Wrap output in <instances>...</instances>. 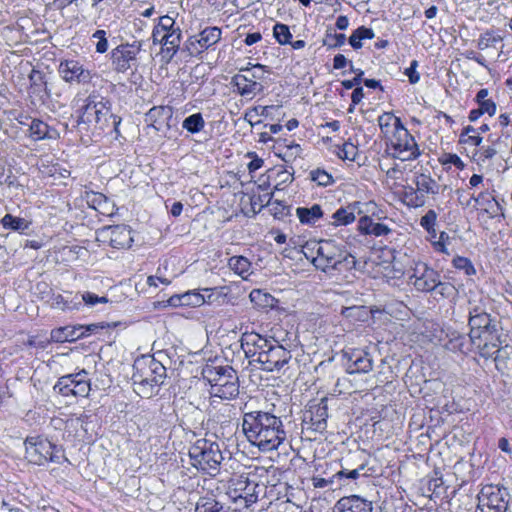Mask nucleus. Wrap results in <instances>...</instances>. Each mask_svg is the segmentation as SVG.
Returning <instances> with one entry per match:
<instances>
[{
	"label": "nucleus",
	"instance_id": "obj_1",
	"mask_svg": "<svg viewBox=\"0 0 512 512\" xmlns=\"http://www.w3.org/2000/svg\"><path fill=\"white\" fill-rule=\"evenodd\" d=\"M242 431L247 440L262 452L278 449L286 439L281 418L262 410L243 414Z\"/></svg>",
	"mask_w": 512,
	"mask_h": 512
},
{
	"label": "nucleus",
	"instance_id": "obj_2",
	"mask_svg": "<svg viewBox=\"0 0 512 512\" xmlns=\"http://www.w3.org/2000/svg\"><path fill=\"white\" fill-rule=\"evenodd\" d=\"M254 475L241 474L228 481L226 495L231 501V508L236 512H253L254 505L267 496V486L257 482Z\"/></svg>",
	"mask_w": 512,
	"mask_h": 512
},
{
	"label": "nucleus",
	"instance_id": "obj_3",
	"mask_svg": "<svg viewBox=\"0 0 512 512\" xmlns=\"http://www.w3.org/2000/svg\"><path fill=\"white\" fill-rule=\"evenodd\" d=\"M166 378V368L152 356L137 358L133 364L132 384L136 394L152 398L160 391Z\"/></svg>",
	"mask_w": 512,
	"mask_h": 512
},
{
	"label": "nucleus",
	"instance_id": "obj_4",
	"mask_svg": "<svg viewBox=\"0 0 512 512\" xmlns=\"http://www.w3.org/2000/svg\"><path fill=\"white\" fill-rule=\"evenodd\" d=\"M202 375L210 384L209 392L212 397L230 400L238 395V377L232 367L207 365Z\"/></svg>",
	"mask_w": 512,
	"mask_h": 512
},
{
	"label": "nucleus",
	"instance_id": "obj_5",
	"mask_svg": "<svg viewBox=\"0 0 512 512\" xmlns=\"http://www.w3.org/2000/svg\"><path fill=\"white\" fill-rule=\"evenodd\" d=\"M313 265L325 273L342 271L345 265H354V258L348 255L332 240H323L317 244Z\"/></svg>",
	"mask_w": 512,
	"mask_h": 512
},
{
	"label": "nucleus",
	"instance_id": "obj_6",
	"mask_svg": "<svg viewBox=\"0 0 512 512\" xmlns=\"http://www.w3.org/2000/svg\"><path fill=\"white\" fill-rule=\"evenodd\" d=\"M24 444L26 459L32 464L40 466L48 462L57 464L68 462L63 449L46 438L41 436L27 437Z\"/></svg>",
	"mask_w": 512,
	"mask_h": 512
},
{
	"label": "nucleus",
	"instance_id": "obj_7",
	"mask_svg": "<svg viewBox=\"0 0 512 512\" xmlns=\"http://www.w3.org/2000/svg\"><path fill=\"white\" fill-rule=\"evenodd\" d=\"M193 466L208 474L215 473L223 460L219 445L206 439L198 440L190 449Z\"/></svg>",
	"mask_w": 512,
	"mask_h": 512
},
{
	"label": "nucleus",
	"instance_id": "obj_8",
	"mask_svg": "<svg viewBox=\"0 0 512 512\" xmlns=\"http://www.w3.org/2000/svg\"><path fill=\"white\" fill-rule=\"evenodd\" d=\"M387 150L393 158L401 161L414 160L420 155L414 137L404 126L387 139Z\"/></svg>",
	"mask_w": 512,
	"mask_h": 512
},
{
	"label": "nucleus",
	"instance_id": "obj_9",
	"mask_svg": "<svg viewBox=\"0 0 512 512\" xmlns=\"http://www.w3.org/2000/svg\"><path fill=\"white\" fill-rule=\"evenodd\" d=\"M410 280L418 291L430 292L439 289V293L449 294L454 287L449 283H442L440 275L434 269L428 267L425 263H416Z\"/></svg>",
	"mask_w": 512,
	"mask_h": 512
},
{
	"label": "nucleus",
	"instance_id": "obj_10",
	"mask_svg": "<svg viewBox=\"0 0 512 512\" xmlns=\"http://www.w3.org/2000/svg\"><path fill=\"white\" fill-rule=\"evenodd\" d=\"M54 390L64 397H87L91 390L87 371L81 370L78 373L60 377Z\"/></svg>",
	"mask_w": 512,
	"mask_h": 512
},
{
	"label": "nucleus",
	"instance_id": "obj_11",
	"mask_svg": "<svg viewBox=\"0 0 512 512\" xmlns=\"http://www.w3.org/2000/svg\"><path fill=\"white\" fill-rule=\"evenodd\" d=\"M85 102L78 123H94L104 128L111 117L109 102L95 94L89 95Z\"/></svg>",
	"mask_w": 512,
	"mask_h": 512
},
{
	"label": "nucleus",
	"instance_id": "obj_12",
	"mask_svg": "<svg viewBox=\"0 0 512 512\" xmlns=\"http://www.w3.org/2000/svg\"><path fill=\"white\" fill-rule=\"evenodd\" d=\"M508 496L505 488L486 485L478 495V506L475 512H506Z\"/></svg>",
	"mask_w": 512,
	"mask_h": 512
},
{
	"label": "nucleus",
	"instance_id": "obj_13",
	"mask_svg": "<svg viewBox=\"0 0 512 512\" xmlns=\"http://www.w3.org/2000/svg\"><path fill=\"white\" fill-rule=\"evenodd\" d=\"M222 30L216 26L204 28L197 35L190 36L184 43L183 50L190 56H198L221 40Z\"/></svg>",
	"mask_w": 512,
	"mask_h": 512
},
{
	"label": "nucleus",
	"instance_id": "obj_14",
	"mask_svg": "<svg viewBox=\"0 0 512 512\" xmlns=\"http://www.w3.org/2000/svg\"><path fill=\"white\" fill-rule=\"evenodd\" d=\"M273 339L274 337L267 338L256 332H245L240 339L241 348L245 356L251 359L250 363L260 364L263 361L261 356L266 354L267 348Z\"/></svg>",
	"mask_w": 512,
	"mask_h": 512
},
{
	"label": "nucleus",
	"instance_id": "obj_15",
	"mask_svg": "<svg viewBox=\"0 0 512 512\" xmlns=\"http://www.w3.org/2000/svg\"><path fill=\"white\" fill-rule=\"evenodd\" d=\"M261 368L268 372H279L292 358L291 352L286 349L279 340L273 339L267 348L266 354L261 356Z\"/></svg>",
	"mask_w": 512,
	"mask_h": 512
},
{
	"label": "nucleus",
	"instance_id": "obj_16",
	"mask_svg": "<svg viewBox=\"0 0 512 512\" xmlns=\"http://www.w3.org/2000/svg\"><path fill=\"white\" fill-rule=\"evenodd\" d=\"M141 51V43L122 44L112 51V64L117 72H126L136 61Z\"/></svg>",
	"mask_w": 512,
	"mask_h": 512
},
{
	"label": "nucleus",
	"instance_id": "obj_17",
	"mask_svg": "<svg viewBox=\"0 0 512 512\" xmlns=\"http://www.w3.org/2000/svg\"><path fill=\"white\" fill-rule=\"evenodd\" d=\"M469 313V325L471 328L469 337L471 341L489 336L490 333H496V325L492 324L489 314L479 308H474Z\"/></svg>",
	"mask_w": 512,
	"mask_h": 512
},
{
	"label": "nucleus",
	"instance_id": "obj_18",
	"mask_svg": "<svg viewBox=\"0 0 512 512\" xmlns=\"http://www.w3.org/2000/svg\"><path fill=\"white\" fill-rule=\"evenodd\" d=\"M59 73L66 82L88 83L92 76L91 72L84 69L76 60H65L59 65Z\"/></svg>",
	"mask_w": 512,
	"mask_h": 512
},
{
	"label": "nucleus",
	"instance_id": "obj_19",
	"mask_svg": "<svg viewBox=\"0 0 512 512\" xmlns=\"http://www.w3.org/2000/svg\"><path fill=\"white\" fill-rule=\"evenodd\" d=\"M333 512H373V505L358 495L345 496L336 502Z\"/></svg>",
	"mask_w": 512,
	"mask_h": 512
},
{
	"label": "nucleus",
	"instance_id": "obj_20",
	"mask_svg": "<svg viewBox=\"0 0 512 512\" xmlns=\"http://www.w3.org/2000/svg\"><path fill=\"white\" fill-rule=\"evenodd\" d=\"M347 357V372L353 373H368L373 368V361L369 354L363 350H353L346 352Z\"/></svg>",
	"mask_w": 512,
	"mask_h": 512
},
{
	"label": "nucleus",
	"instance_id": "obj_21",
	"mask_svg": "<svg viewBox=\"0 0 512 512\" xmlns=\"http://www.w3.org/2000/svg\"><path fill=\"white\" fill-rule=\"evenodd\" d=\"M328 417V407L326 399H321L317 404H312L305 414V420L311 422L313 430L321 432L326 428Z\"/></svg>",
	"mask_w": 512,
	"mask_h": 512
},
{
	"label": "nucleus",
	"instance_id": "obj_22",
	"mask_svg": "<svg viewBox=\"0 0 512 512\" xmlns=\"http://www.w3.org/2000/svg\"><path fill=\"white\" fill-rule=\"evenodd\" d=\"M211 294L207 297L196 290L187 291L180 295L171 296L168 300L170 306H191L199 307L204 303L211 302Z\"/></svg>",
	"mask_w": 512,
	"mask_h": 512
},
{
	"label": "nucleus",
	"instance_id": "obj_23",
	"mask_svg": "<svg viewBox=\"0 0 512 512\" xmlns=\"http://www.w3.org/2000/svg\"><path fill=\"white\" fill-rule=\"evenodd\" d=\"M110 244L116 249L130 248L133 242L131 230L125 225H115L107 228Z\"/></svg>",
	"mask_w": 512,
	"mask_h": 512
},
{
	"label": "nucleus",
	"instance_id": "obj_24",
	"mask_svg": "<svg viewBox=\"0 0 512 512\" xmlns=\"http://www.w3.org/2000/svg\"><path fill=\"white\" fill-rule=\"evenodd\" d=\"M22 125L29 127V137L33 141H40L43 139H55L58 137V133L55 129L50 128L45 122L40 119H32L30 123H26L23 120H19Z\"/></svg>",
	"mask_w": 512,
	"mask_h": 512
},
{
	"label": "nucleus",
	"instance_id": "obj_25",
	"mask_svg": "<svg viewBox=\"0 0 512 512\" xmlns=\"http://www.w3.org/2000/svg\"><path fill=\"white\" fill-rule=\"evenodd\" d=\"M360 203L354 202L346 207H341L336 210L329 223L333 226H344L351 224L356 219V213L360 214Z\"/></svg>",
	"mask_w": 512,
	"mask_h": 512
},
{
	"label": "nucleus",
	"instance_id": "obj_26",
	"mask_svg": "<svg viewBox=\"0 0 512 512\" xmlns=\"http://www.w3.org/2000/svg\"><path fill=\"white\" fill-rule=\"evenodd\" d=\"M232 84L242 96H254L263 90V85L258 83L248 75L237 74L232 78Z\"/></svg>",
	"mask_w": 512,
	"mask_h": 512
},
{
	"label": "nucleus",
	"instance_id": "obj_27",
	"mask_svg": "<svg viewBox=\"0 0 512 512\" xmlns=\"http://www.w3.org/2000/svg\"><path fill=\"white\" fill-rule=\"evenodd\" d=\"M475 347L479 350V354L481 357L486 359L494 358L497 354L496 349L498 347L499 338L495 333H490L489 336L475 339V341H471Z\"/></svg>",
	"mask_w": 512,
	"mask_h": 512
},
{
	"label": "nucleus",
	"instance_id": "obj_28",
	"mask_svg": "<svg viewBox=\"0 0 512 512\" xmlns=\"http://www.w3.org/2000/svg\"><path fill=\"white\" fill-rule=\"evenodd\" d=\"M82 328L77 326H65L51 331V340L57 343L74 342L83 338Z\"/></svg>",
	"mask_w": 512,
	"mask_h": 512
},
{
	"label": "nucleus",
	"instance_id": "obj_29",
	"mask_svg": "<svg viewBox=\"0 0 512 512\" xmlns=\"http://www.w3.org/2000/svg\"><path fill=\"white\" fill-rule=\"evenodd\" d=\"M275 154L280 157L284 162L291 163L300 157L302 149L297 143H277L274 146Z\"/></svg>",
	"mask_w": 512,
	"mask_h": 512
},
{
	"label": "nucleus",
	"instance_id": "obj_30",
	"mask_svg": "<svg viewBox=\"0 0 512 512\" xmlns=\"http://www.w3.org/2000/svg\"><path fill=\"white\" fill-rule=\"evenodd\" d=\"M378 124L380 130L386 140L394 134L396 130H399L400 127H403L400 118L395 117L392 113L385 112L378 117Z\"/></svg>",
	"mask_w": 512,
	"mask_h": 512
},
{
	"label": "nucleus",
	"instance_id": "obj_31",
	"mask_svg": "<svg viewBox=\"0 0 512 512\" xmlns=\"http://www.w3.org/2000/svg\"><path fill=\"white\" fill-rule=\"evenodd\" d=\"M497 354L494 356L496 369L501 373L512 370V346L505 345L496 349Z\"/></svg>",
	"mask_w": 512,
	"mask_h": 512
},
{
	"label": "nucleus",
	"instance_id": "obj_32",
	"mask_svg": "<svg viewBox=\"0 0 512 512\" xmlns=\"http://www.w3.org/2000/svg\"><path fill=\"white\" fill-rule=\"evenodd\" d=\"M413 182L421 195L438 193V184L429 175L416 172Z\"/></svg>",
	"mask_w": 512,
	"mask_h": 512
},
{
	"label": "nucleus",
	"instance_id": "obj_33",
	"mask_svg": "<svg viewBox=\"0 0 512 512\" xmlns=\"http://www.w3.org/2000/svg\"><path fill=\"white\" fill-rule=\"evenodd\" d=\"M182 39L181 29H172V32L168 35H163L156 43H160L165 47V51L170 53L171 56L175 55L179 50Z\"/></svg>",
	"mask_w": 512,
	"mask_h": 512
},
{
	"label": "nucleus",
	"instance_id": "obj_34",
	"mask_svg": "<svg viewBox=\"0 0 512 512\" xmlns=\"http://www.w3.org/2000/svg\"><path fill=\"white\" fill-rule=\"evenodd\" d=\"M172 29H180L175 25V19L169 15L161 16L152 32L153 42L156 43L163 35L171 33Z\"/></svg>",
	"mask_w": 512,
	"mask_h": 512
},
{
	"label": "nucleus",
	"instance_id": "obj_35",
	"mask_svg": "<svg viewBox=\"0 0 512 512\" xmlns=\"http://www.w3.org/2000/svg\"><path fill=\"white\" fill-rule=\"evenodd\" d=\"M296 214L301 223L315 224L316 221L322 217L323 212H322L320 205L315 204L310 208H306V207L297 208Z\"/></svg>",
	"mask_w": 512,
	"mask_h": 512
},
{
	"label": "nucleus",
	"instance_id": "obj_36",
	"mask_svg": "<svg viewBox=\"0 0 512 512\" xmlns=\"http://www.w3.org/2000/svg\"><path fill=\"white\" fill-rule=\"evenodd\" d=\"M229 268L243 279H247L250 275L251 263L244 256H233L228 261Z\"/></svg>",
	"mask_w": 512,
	"mask_h": 512
},
{
	"label": "nucleus",
	"instance_id": "obj_37",
	"mask_svg": "<svg viewBox=\"0 0 512 512\" xmlns=\"http://www.w3.org/2000/svg\"><path fill=\"white\" fill-rule=\"evenodd\" d=\"M1 224L5 229L19 232L27 230L30 226V222L28 220L25 218L13 216L12 214H6L1 219Z\"/></svg>",
	"mask_w": 512,
	"mask_h": 512
},
{
	"label": "nucleus",
	"instance_id": "obj_38",
	"mask_svg": "<svg viewBox=\"0 0 512 512\" xmlns=\"http://www.w3.org/2000/svg\"><path fill=\"white\" fill-rule=\"evenodd\" d=\"M195 512H227V510L214 498L201 497L196 504Z\"/></svg>",
	"mask_w": 512,
	"mask_h": 512
},
{
	"label": "nucleus",
	"instance_id": "obj_39",
	"mask_svg": "<svg viewBox=\"0 0 512 512\" xmlns=\"http://www.w3.org/2000/svg\"><path fill=\"white\" fill-rule=\"evenodd\" d=\"M373 37L374 32L372 29L361 26L352 33L349 38V43L354 49H359L362 47V40L372 39Z\"/></svg>",
	"mask_w": 512,
	"mask_h": 512
},
{
	"label": "nucleus",
	"instance_id": "obj_40",
	"mask_svg": "<svg viewBox=\"0 0 512 512\" xmlns=\"http://www.w3.org/2000/svg\"><path fill=\"white\" fill-rule=\"evenodd\" d=\"M204 126L205 121L201 113L192 114L182 122V127L192 134L200 132Z\"/></svg>",
	"mask_w": 512,
	"mask_h": 512
},
{
	"label": "nucleus",
	"instance_id": "obj_41",
	"mask_svg": "<svg viewBox=\"0 0 512 512\" xmlns=\"http://www.w3.org/2000/svg\"><path fill=\"white\" fill-rule=\"evenodd\" d=\"M403 201L409 207H421L425 204L426 199L424 195H421L416 189L410 187L404 192Z\"/></svg>",
	"mask_w": 512,
	"mask_h": 512
},
{
	"label": "nucleus",
	"instance_id": "obj_42",
	"mask_svg": "<svg viewBox=\"0 0 512 512\" xmlns=\"http://www.w3.org/2000/svg\"><path fill=\"white\" fill-rule=\"evenodd\" d=\"M81 197L86 200L87 204L94 208L98 209L102 204L107 202V198L102 193H97L92 190H88L85 186V190L82 192Z\"/></svg>",
	"mask_w": 512,
	"mask_h": 512
},
{
	"label": "nucleus",
	"instance_id": "obj_43",
	"mask_svg": "<svg viewBox=\"0 0 512 512\" xmlns=\"http://www.w3.org/2000/svg\"><path fill=\"white\" fill-rule=\"evenodd\" d=\"M460 142L472 146H479L482 142V137L479 135V132H477V129L472 126H467L460 135Z\"/></svg>",
	"mask_w": 512,
	"mask_h": 512
},
{
	"label": "nucleus",
	"instance_id": "obj_44",
	"mask_svg": "<svg viewBox=\"0 0 512 512\" xmlns=\"http://www.w3.org/2000/svg\"><path fill=\"white\" fill-rule=\"evenodd\" d=\"M335 153L342 160L354 161L358 147L351 142H345L342 146H337Z\"/></svg>",
	"mask_w": 512,
	"mask_h": 512
},
{
	"label": "nucleus",
	"instance_id": "obj_45",
	"mask_svg": "<svg viewBox=\"0 0 512 512\" xmlns=\"http://www.w3.org/2000/svg\"><path fill=\"white\" fill-rule=\"evenodd\" d=\"M500 41H502V37L500 35H496L492 31H486L480 35L477 47L480 50H485L489 47L495 46L496 43Z\"/></svg>",
	"mask_w": 512,
	"mask_h": 512
},
{
	"label": "nucleus",
	"instance_id": "obj_46",
	"mask_svg": "<svg viewBox=\"0 0 512 512\" xmlns=\"http://www.w3.org/2000/svg\"><path fill=\"white\" fill-rule=\"evenodd\" d=\"M366 467H367V463L364 462V463L360 464L356 469H353V470H347V469L343 468L340 471H338L335 476L339 479L342 477H346L348 479L356 480L360 476H369L370 475V474L366 473Z\"/></svg>",
	"mask_w": 512,
	"mask_h": 512
},
{
	"label": "nucleus",
	"instance_id": "obj_47",
	"mask_svg": "<svg viewBox=\"0 0 512 512\" xmlns=\"http://www.w3.org/2000/svg\"><path fill=\"white\" fill-rule=\"evenodd\" d=\"M273 35L281 45L291 43L292 34L285 24L277 23L273 28Z\"/></svg>",
	"mask_w": 512,
	"mask_h": 512
},
{
	"label": "nucleus",
	"instance_id": "obj_48",
	"mask_svg": "<svg viewBox=\"0 0 512 512\" xmlns=\"http://www.w3.org/2000/svg\"><path fill=\"white\" fill-rule=\"evenodd\" d=\"M310 179L316 182L319 186L326 187L333 183V177L327 171L322 169H315L309 173Z\"/></svg>",
	"mask_w": 512,
	"mask_h": 512
},
{
	"label": "nucleus",
	"instance_id": "obj_49",
	"mask_svg": "<svg viewBox=\"0 0 512 512\" xmlns=\"http://www.w3.org/2000/svg\"><path fill=\"white\" fill-rule=\"evenodd\" d=\"M241 71L245 72V75H248L252 80L263 79L264 75L269 72L267 67L261 64L252 65L251 67L241 69Z\"/></svg>",
	"mask_w": 512,
	"mask_h": 512
},
{
	"label": "nucleus",
	"instance_id": "obj_50",
	"mask_svg": "<svg viewBox=\"0 0 512 512\" xmlns=\"http://www.w3.org/2000/svg\"><path fill=\"white\" fill-rule=\"evenodd\" d=\"M453 265L459 270H464L466 275H472L475 273L474 266L471 261L466 257H456L453 259Z\"/></svg>",
	"mask_w": 512,
	"mask_h": 512
},
{
	"label": "nucleus",
	"instance_id": "obj_51",
	"mask_svg": "<svg viewBox=\"0 0 512 512\" xmlns=\"http://www.w3.org/2000/svg\"><path fill=\"white\" fill-rule=\"evenodd\" d=\"M437 221V213L430 209L426 212L424 216L420 219V225L426 230H433V227L436 226Z\"/></svg>",
	"mask_w": 512,
	"mask_h": 512
},
{
	"label": "nucleus",
	"instance_id": "obj_52",
	"mask_svg": "<svg viewBox=\"0 0 512 512\" xmlns=\"http://www.w3.org/2000/svg\"><path fill=\"white\" fill-rule=\"evenodd\" d=\"M92 38L97 39L96 51L98 53H105L108 50V41L104 30L95 31Z\"/></svg>",
	"mask_w": 512,
	"mask_h": 512
},
{
	"label": "nucleus",
	"instance_id": "obj_53",
	"mask_svg": "<svg viewBox=\"0 0 512 512\" xmlns=\"http://www.w3.org/2000/svg\"><path fill=\"white\" fill-rule=\"evenodd\" d=\"M82 300L85 302V304L90 306H95L98 303H107L108 299L106 297H100L96 294H93L91 292H85L82 294Z\"/></svg>",
	"mask_w": 512,
	"mask_h": 512
},
{
	"label": "nucleus",
	"instance_id": "obj_54",
	"mask_svg": "<svg viewBox=\"0 0 512 512\" xmlns=\"http://www.w3.org/2000/svg\"><path fill=\"white\" fill-rule=\"evenodd\" d=\"M346 41V37L344 34H328L325 40V44L329 47H340Z\"/></svg>",
	"mask_w": 512,
	"mask_h": 512
},
{
	"label": "nucleus",
	"instance_id": "obj_55",
	"mask_svg": "<svg viewBox=\"0 0 512 512\" xmlns=\"http://www.w3.org/2000/svg\"><path fill=\"white\" fill-rule=\"evenodd\" d=\"M375 224L373 220L368 216H363L359 219L358 230L362 234H372V227Z\"/></svg>",
	"mask_w": 512,
	"mask_h": 512
},
{
	"label": "nucleus",
	"instance_id": "obj_56",
	"mask_svg": "<svg viewBox=\"0 0 512 512\" xmlns=\"http://www.w3.org/2000/svg\"><path fill=\"white\" fill-rule=\"evenodd\" d=\"M77 327L82 328L80 331L83 333V337H86L97 333L99 330L104 329L106 326L104 323H92L89 325H78Z\"/></svg>",
	"mask_w": 512,
	"mask_h": 512
},
{
	"label": "nucleus",
	"instance_id": "obj_57",
	"mask_svg": "<svg viewBox=\"0 0 512 512\" xmlns=\"http://www.w3.org/2000/svg\"><path fill=\"white\" fill-rule=\"evenodd\" d=\"M417 66L418 62L416 60H413L410 64V67L406 68L405 70V75L408 76L409 82L411 84L417 83L420 79L419 73L416 71Z\"/></svg>",
	"mask_w": 512,
	"mask_h": 512
},
{
	"label": "nucleus",
	"instance_id": "obj_58",
	"mask_svg": "<svg viewBox=\"0 0 512 512\" xmlns=\"http://www.w3.org/2000/svg\"><path fill=\"white\" fill-rule=\"evenodd\" d=\"M478 106L483 114L487 113L489 116L495 115L497 110L496 103L492 99L485 100L479 103Z\"/></svg>",
	"mask_w": 512,
	"mask_h": 512
},
{
	"label": "nucleus",
	"instance_id": "obj_59",
	"mask_svg": "<svg viewBox=\"0 0 512 512\" xmlns=\"http://www.w3.org/2000/svg\"><path fill=\"white\" fill-rule=\"evenodd\" d=\"M50 305H51V307L60 309V310H65V309L69 308L67 301L64 299V297L61 294H53L50 299Z\"/></svg>",
	"mask_w": 512,
	"mask_h": 512
},
{
	"label": "nucleus",
	"instance_id": "obj_60",
	"mask_svg": "<svg viewBox=\"0 0 512 512\" xmlns=\"http://www.w3.org/2000/svg\"><path fill=\"white\" fill-rule=\"evenodd\" d=\"M351 70L356 73L354 80H344L342 81V85L346 89H352L354 86H358L362 81L363 71L360 69L355 70L351 67Z\"/></svg>",
	"mask_w": 512,
	"mask_h": 512
},
{
	"label": "nucleus",
	"instance_id": "obj_61",
	"mask_svg": "<svg viewBox=\"0 0 512 512\" xmlns=\"http://www.w3.org/2000/svg\"><path fill=\"white\" fill-rule=\"evenodd\" d=\"M248 157L252 158V160L248 164V170L250 173L257 171L263 166V159L257 157L255 153H248Z\"/></svg>",
	"mask_w": 512,
	"mask_h": 512
},
{
	"label": "nucleus",
	"instance_id": "obj_62",
	"mask_svg": "<svg viewBox=\"0 0 512 512\" xmlns=\"http://www.w3.org/2000/svg\"><path fill=\"white\" fill-rule=\"evenodd\" d=\"M449 239V236L446 232L442 231L439 235V238L438 240L436 241H433V246L434 248L439 251V252H443V253H447L446 251V247H445V243L446 241Z\"/></svg>",
	"mask_w": 512,
	"mask_h": 512
},
{
	"label": "nucleus",
	"instance_id": "obj_63",
	"mask_svg": "<svg viewBox=\"0 0 512 512\" xmlns=\"http://www.w3.org/2000/svg\"><path fill=\"white\" fill-rule=\"evenodd\" d=\"M391 232V229L382 223H375L372 227V234L374 236H385L388 235Z\"/></svg>",
	"mask_w": 512,
	"mask_h": 512
},
{
	"label": "nucleus",
	"instance_id": "obj_64",
	"mask_svg": "<svg viewBox=\"0 0 512 512\" xmlns=\"http://www.w3.org/2000/svg\"><path fill=\"white\" fill-rule=\"evenodd\" d=\"M471 201H474L475 205L484 206L490 203V196L487 191L480 192L477 196L472 195Z\"/></svg>",
	"mask_w": 512,
	"mask_h": 512
}]
</instances>
